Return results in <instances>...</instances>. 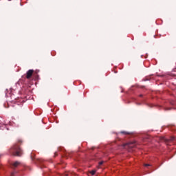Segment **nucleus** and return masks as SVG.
I'll use <instances>...</instances> for the list:
<instances>
[{"label":"nucleus","mask_w":176,"mask_h":176,"mask_svg":"<svg viewBox=\"0 0 176 176\" xmlns=\"http://www.w3.org/2000/svg\"><path fill=\"white\" fill-rule=\"evenodd\" d=\"M10 153L14 156H21L23 155V151L20 148V146L17 144L14 145L10 151Z\"/></svg>","instance_id":"obj_1"},{"label":"nucleus","mask_w":176,"mask_h":176,"mask_svg":"<svg viewBox=\"0 0 176 176\" xmlns=\"http://www.w3.org/2000/svg\"><path fill=\"white\" fill-rule=\"evenodd\" d=\"M135 146V142H131L123 144V148L127 149V148H134Z\"/></svg>","instance_id":"obj_2"},{"label":"nucleus","mask_w":176,"mask_h":176,"mask_svg":"<svg viewBox=\"0 0 176 176\" xmlns=\"http://www.w3.org/2000/svg\"><path fill=\"white\" fill-rule=\"evenodd\" d=\"M32 74H34V70L30 69L29 71H28L26 73L27 79H30V78L32 76Z\"/></svg>","instance_id":"obj_3"},{"label":"nucleus","mask_w":176,"mask_h":176,"mask_svg":"<svg viewBox=\"0 0 176 176\" xmlns=\"http://www.w3.org/2000/svg\"><path fill=\"white\" fill-rule=\"evenodd\" d=\"M18 166H20V162L17 161L12 164L13 168H16V167H17Z\"/></svg>","instance_id":"obj_4"},{"label":"nucleus","mask_w":176,"mask_h":176,"mask_svg":"<svg viewBox=\"0 0 176 176\" xmlns=\"http://www.w3.org/2000/svg\"><path fill=\"white\" fill-rule=\"evenodd\" d=\"M120 133L124 134L125 135H129L131 134V133L127 132V131H121Z\"/></svg>","instance_id":"obj_5"},{"label":"nucleus","mask_w":176,"mask_h":176,"mask_svg":"<svg viewBox=\"0 0 176 176\" xmlns=\"http://www.w3.org/2000/svg\"><path fill=\"white\" fill-rule=\"evenodd\" d=\"M90 174H91V175H94V174H96V170H91Z\"/></svg>","instance_id":"obj_6"},{"label":"nucleus","mask_w":176,"mask_h":176,"mask_svg":"<svg viewBox=\"0 0 176 176\" xmlns=\"http://www.w3.org/2000/svg\"><path fill=\"white\" fill-rule=\"evenodd\" d=\"M65 175V176H72V173H66Z\"/></svg>","instance_id":"obj_7"},{"label":"nucleus","mask_w":176,"mask_h":176,"mask_svg":"<svg viewBox=\"0 0 176 176\" xmlns=\"http://www.w3.org/2000/svg\"><path fill=\"white\" fill-rule=\"evenodd\" d=\"M104 164V162H99V165L100 166H102V164Z\"/></svg>","instance_id":"obj_8"},{"label":"nucleus","mask_w":176,"mask_h":176,"mask_svg":"<svg viewBox=\"0 0 176 176\" xmlns=\"http://www.w3.org/2000/svg\"><path fill=\"white\" fill-rule=\"evenodd\" d=\"M146 167H148V166H151L150 164H145L144 165Z\"/></svg>","instance_id":"obj_9"},{"label":"nucleus","mask_w":176,"mask_h":176,"mask_svg":"<svg viewBox=\"0 0 176 176\" xmlns=\"http://www.w3.org/2000/svg\"><path fill=\"white\" fill-rule=\"evenodd\" d=\"M39 163H42V160H39Z\"/></svg>","instance_id":"obj_10"},{"label":"nucleus","mask_w":176,"mask_h":176,"mask_svg":"<svg viewBox=\"0 0 176 176\" xmlns=\"http://www.w3.org/2000/svg\"><path fill=\"white\" fill-rule=\"evenodd\" d=\"M175 140V138H172V140Z\"/></svg>","instance_id":"obj_11"},{"label":"nucleus","mask_w":176,"mask_h":176,"mask_svg":"<svg viewBox=\"0 0 176 176\" xmlns=\"http://www.w3.org/2000/svg\"><path fill=\"white\" fill-rule=\"evenodd\" d=\"M169 109H168H168H166V110H169Z\"/></svg>","instance_id":"obj_12"},{"label":"nucleus","mask_w":176,"mask_h":176,"mask_svg":"<svg viewBox=\"0 0 176 176\" xmlns=\"http://www.w3.org/2000/svg\"><path fill=\"white\" fill-rule=\"evenodd\" d=\"M11 176H13V173H12V174H11Z\"/></svg>","instance_id":"obj_13"}]
</instances>
